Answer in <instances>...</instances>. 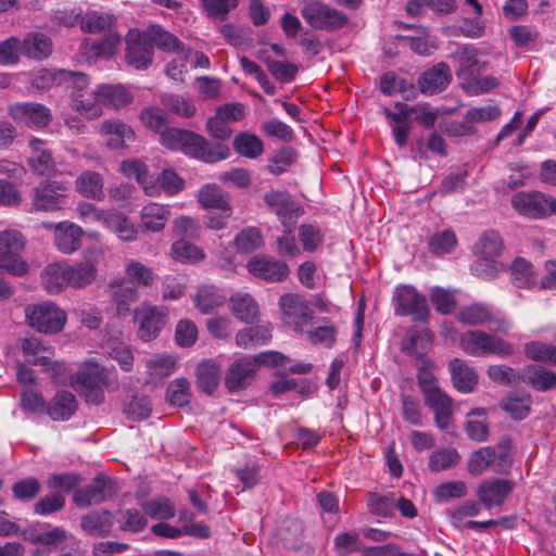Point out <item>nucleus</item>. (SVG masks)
<instances>
[{
    "mask_svg": "<svg viewBox=\"0 0 556 556\" xmlns=\"http://www.w3.org/2000/svg\"><path fill=\"white\" fill-rule=\"evenodd\" d=\"M160 143L172 151H181L187 156L205 163H216L229 156L223 143H210L204 137L185 129L167 127L160 132Z\"/></svg>",
    "mask_w": 556,
    "mask_h": 556,
    "instance_id": "f257e3e1",
    "label": "nucleus"
},
{
    "mask_svg": "<svg viewBox=\"0 0 556 556\" xmlns=\"http://www.w3.org/2000/svg\"><path fill=\"white\" fill-rule=\"evenodd\" d=\"M433 366L434 363L431 359L416 363L418 386L425 396V404L434 413L435 426L446 430L453 417V401L438 386V380L432 372Z\"/></svg>",
    "mask_w": 556,
    "mask_h": 556,
    "instance_id": "f03ea898",
    "label": "nucleus"
},
{
    "mask_svg": "<svg viewBox=\"0 0 556 556\" xmlns=\"http://www.w3.org/2000/svg\"><path fill=\"white\" fill-rule=\"evenodd\" d=\"M74 386L87 402L100 404L104 400L103 388L116 386L115 369L105 368L94 359H87L76 372Z\"/></svg>",
    "mask_w": 556,
    "mask_h": 556,
    "instance_id": "7ed1b4c3",
    "label": "nucleus"
},
{
    "mask_svg": "<svg viewBox=\"0 0 556 556\" xmlns=\"http://www.w3.org/2000/svg\"><path fill=\"white\" fill-rule=\"evenodd\" d=\"M462 350L470 356L482 357L495 355L501 358L515 354V345L503 338L482 330H468L459 340Z\"/></svg>",
    "mask_w": 556,
    "mask_h": 556,
    "instance_id": "20e7f679",
    "label": "nucleus"
},
{
    "mask_svg": "<svg viewBox=\"0 0 556 556\" xmlns=\"http://www.w3.org/2000/svg\"><path fill=\"white\" fill-rule=\"evenodd\" d=\"M25 318L28 326L38 332L55 334L64 329L67 314L55 303L45 301L28 305L25 308Z\"/></svg>",
    "mask_w": 556,
    "mask_h": 556,
    "instance_id": "39448f33",
    "label": "nucleus"
},
{
    "mask_svg": "<svg viewBox=\"0 0 556 556\" xmlns=\"http://www.w3.org/2000/svg\"><path fill=\"white\" fill-rule=\"evenodd\" d=\"M26 239L21 231L7 229L0 231V269L13 275L24 276L28 271L27 263L22 258Z\"/></svg>",
    "mask_w": 556,
    "mask_h": 556,
    "instance_id": "423d86ee",
    "label": "nucleus"
},
{
    "mask_svg": "<svg viewBox=\"0 0 556 556\" xmlns=\"http://www.w3.org/2000/svg\"><path fill=\"white\" fill-rule=\"evenodd\" d=\"M392 301L396 316H410L415 323H428L430 309L427 298L413 286H397Z\"/></svg>",
    "mask_w": 556,
    "mask_h": 556,
    "instance_id": "0eeeda50",
    "label": "nucleus"
},
{
    "mask_svg": "<svg viewBox=\"0 0 556 556\" xmlns=\"http://www.w3.org/2000/svg\"><path fill=\"white\" fill-rule=\"evenodd\" d=\"M315 312L309 302L299 293L280 295V319L295 334L302 336L304 328L314 319Z\"/></svg>",
    "mask_w": 556,
    "mask_h": 556,
    "instance_id": "6e6552de",
    "label": "nucleus"
},
{
    "mask_svg": "<svg viewBox=\"0 0 556 556\" xmlns=\"http://www.w3.org/2000/svg\"><path fill=\"white\" fill-rule=\"evenodd\" d=\"M271 357L275 362V354L261 353L255 357L242 356L235 359L228 367L225 375V387L229 392H238L245 389L252 381L260 363H266Z\"/></svg>",
    "mask_w": 556,
    "mask_h": 556,
    "instance_id": "1a4fd4ad",
    "label": "nucleus"
},
{
    "mask_svg": "<svg viewBox=\"0 0 556 556\" xmlns=\"http://www.w3.org/2000/svg\"><path fill=\"white\" fill-rule=\"evenodd\" d=\"M302 17L314 29L334 31L348 24V15L323 2L313 1L301 10Z\"/></svg>",
    "mask_w": 556,
    "mask_h": 556,
    "instance_id": "9d476101",
    "label": "nucleus"
},
{
    "mask_svg": "<svg viewBox=\"0 0 556 556\" xmlns=\"http://www.w3.org/2000/svg\"><path fill=\"white\" fill-rule=\"evenodd\" d=\"M290 190L280 189V222L287 233H291L298 224L300 217L305 214V195L300 190L296 180L286 182Z\"/></svg>",
    "mask_w": 556,
    "mask_h": 556,
    "instance_id": "9b49d317",
    "label": "nucleus"
},
{
    "mask_svg": "<svg viewBox=\"0 0 556 556\" xmlns=\"http://www.w3.org/2000/svg\"><path fill=\"white\" fill-rule=\"evenodd\" d=\"M135 320L139 324L138 337L143 342L155 339L167 323V308L142 303L134 311Z\"/></svg>",
    "mask_w": 556,
    "mask_h": 556,
    "instance_id": "f8f14e48",
    "label": "nucleus"
},
{
    "mask_svg": "<svg viewBox=\"0 0 556 556\" xmlns=\"http://www.w3.org/2000/svg\"><path fill=\"white\" fill-rule=\"evenodd\" d=\"M104 251L102 248H90L84 252V261L74 264H66L67 283L74 289H84L90 286L98 276L96 262L102 257Z\"/></svg>",
    "mask_w": 556,
    "mask_h": 556,
    "instance_id": "ddd939ff",
    "label": "nucleus"
},
{
    "mask_svg": "<svg viewBox=\"0 0 556 556\" xmlns=\"http://www.w3.org/2000/svg\"><path fill=\"white\" fill-rule=\"evenodd\" d=\"M549 197L541 191H519L510 199L513 208L520 215L530 219H543L548 216Z\"/></svg>",
    "mask_w": 556,
    "mask_h": 556,
    "instance_id": "4468645a",
    "label": "nucleus"
},
{
    "mask_svg": "<svg viewBox=\"0 0 556 556\" xmlns=\"http://www.w3.org/2000/svg\"><path fill=\"white\" fill-rule=\"evenodd\" d=\"M66 187L58 181H43L33 189L31 205L34 211L55 212L63 207Z\"/></svg>",
    "mask_w": 556,
    "mask_h": 556,
    "instance_id": "2eb2a0df",
    "label": "nucleus"
},
{
    "mask_svg": "<svg viewBox=\"0 0 556 556\" xmlns=\"http://www.w3.org/2000/svg\"><path fill=\"white\" fill-rule=\"evenodd\" d=\"M98 134L110 150L127 149L136 138L132 127L118 118H108L101 122L98 126Z\"/></svg>",
    "mask_w": 556,
    "mask_h": 556,
    "instance_id": "dca6fc26",
    "label": "nucleus"
},
{
    "mask_svg": "<svg viewBox=\"0 0 556 556\" xmlns=\"http://www.w3.org/2000/svg\"><path fill=\"white\" fill-rule=\"evenodd\" d=\"M509 448L510 440L508 438H502L496 447L484 446L475 451L468 460V472L472 476H480L496 458L500 459L497 464V467H500L502 463L507 462Z\"/></svg>",
    "mask_w": 556,
    "mask_h": 556,
    "instance_id": "f3484780",
    "label": "nucleus"
},
{
    "mask_svg": "<svg viewBox=\"0 0 556 556\" xmlns=\"http://www.w3.org/2000/svg\"><path fill=\"white\" fill-rule=\"evenodd\" d=\"M514 490V482L507 479L492 478L483 480L477 489L479 502L491 509L504 504Z\"/></svg>",
    "mask_w": 556,
    "mask_h": 556,
    "instance_id": "a211bd4d",
    "label": "nucleus"
},
{
    "mask_svg": "<svg viewBox=\"0 0 556 556\" xmlns=\"http://www.w3.org/2000/svg\"><path fill=\"white\" fill-rule=\"evenodd\" d=\"M126 59L136 70H146L152 62L153 49L144 34L130 29L126 36Z\"/></svg>",
    "mask_w": 556,
    "mask_h": 556,
    "instance_id": "6ab92c4d",
    "label": "nucleus"
},
{
    "mask_svg": "<svg viewBox=\"0 0 556 556\" xmlns=\"http://www.w3.org/2000/svg\"><path fill=\"white\" fill-rule=\"evenodd\" d=\"M29 154L27 164L33 174L37 176H52L56 172V162L48 148L47 142L38 138L29 140Z\"/></svg>",
    "mask_w": 556,
    "mask_h": 556,
    "instance_id": "aec40b11",
    "label": "nucleus"
},
{
    "mask_svg": "<svg viewBox=\"0 0 556 556\" xmlns=\"http://www.w3.org/2000/svg\"><path fill=\"white\" fill-rule=\"evenodd\" d=\"M11 116L29 127H46L52 116L48 108L40 103H16L10 108Z\"/></svg>",
    "mask_w": 556,
    "mask_h": 556,
    "instance_id": "412c9836",
    "label": "nucleus"
},
{
    "mask_svg": "<svg viewBox=\"0 0 556 556\" xmlns=\"http://www.w3.org/2000/svg\"><path fill=\"white\" fill-rule=\"evenodd\" d=\"M451 80L452 74L450 66L441 62L421 74L418 86L422 94L433 96L446 89Z\"/></svg>",
    "mask_w": 556,
    "mask_h": 556,
    "instance_id": "4be33fe9",
    "label": "nucleus"
},
{
    "mask_svg": "<svg viewBox=\"0 0 556 556\" xmlns=\"http://www.w3.org/2000/svg\"><path fill=\"white\" fill-rule=\"evenodd\" d=\"M84 235L79 225L64 220L56 223L53 242L61 253L73 254L80 249Z\"/></svg>",
    "mask_w": 556,
    "mask_h": 556,
    "instance_id": "5701e85b",
    "label": "nucleus"
},
{
    "mask_svg": "<svg viewBox=\"0 0 556 556\" xmlns=\"http://www.w3.org/2000/svg\"><path fill=\"white\" fill-rule=\"evenodd\" d=\"M433 342V334L430 330H415L404 337L401 344V350L407 356H410L417 362L430 359L427 354L430 351Z\"/></svg>",
    "mask_w": 556,
    "mask_h": 556,
    "instance_id": "b1692460",
    "label": "nucleus"
},
{
    "mask_svg": "<svg viewBox=\"0 0 556 556\" xmlns=\"http://www.w3.org/2000/svg\"><path fill=\"white\" fill-rule=\"evenodd\" d=\"M112 492V482L104 477H97L92 483L84 489L76 490L74 502L78 506L97 505L104 502Z\"/></svg>",
    "mask_w": 556,
    "mask_h": 556,
    "instance_id": "393cba45",
    "label": "nucleus"
},
{
    "mask_svg": "<svg viewBox=\"0 0 556 556\" xmlns=\"http://www.w3.org/2000/svg\"><path fill=\"white\" fill-rule=\"evenodd\" d=\"M195 384L207 395H212L218 388L222 380V367L214 359H202L198 363L195 370Z\"/></svg>",
    "mask_w": 556,
    "mask_h": 556,
    "instance_id": "a878e982",
    "label": "nucleus"
},
{
    "mask_svg": "<svg viewBox=\"0 0 556 556\" xmlns=\"http://www.w3.org/2000/svg\"><path fill=\"white\" fill-rule=\"evenodd\" d=\"M478 55V50L471 45L454 52L453 58L457 62L456 76L459 79L469 81L483 70L484 64L480 62Z\"/></svg>",
    "mask_w": 556,
    "mask_h": 556,
    "instance_id": "bb28decb",
    "label": "nucleus"
},
{
    "mask_svg": "<svg viewBox=\"0 0 556 556\" xmlns=\"http://www.w3.org/2000/svg\"><path fill=\"white\" fill-rule=\"evenodd\" d=\"M170 215L168 205L148 203L142 206L139 214L140 227L148 232H160L165 228Z\"/></svg>",
    "mask_w": 556,
    "mask_h": 556,
    "instance_id": "cd10ccee",
    "label": "nucleus"
},
{
    "mask_svg": "<svg viewBox=\"0 0 556 556\" xmlns=\"http://www.w3.org/2000/svg\"><path fill=\"white\" fill-rule=\"evenodd\" d=\"M75 190L86 199L101 201L104 199V179L96 170L81 172L74 181Z\"/></svg>",
    "mask_w": 556,
    "mask_h": 556,
    "instance_id": "c85d7f7f",
    "label": "nucleus"
},
{
    "mask_svg": "<svg viewBox=\"0 0 556 556\" xmlns=\"http://www.w3.org/2000/svg\"><path fill=\"white\" fill-rule=\"evenodd\" d=\"M448 368L454 388L462 393H470L478 384V375L473 367H470L460 358L450 361Z\"/></svg>",
    "mask_w": 556,
    "mask_h": 556,
    "instance_id": "c756f323",
    "label": "nucleus"
},
{
    "mask_svg": "<svg viewBox=\"0 0 556 556\" xmlns=\"http://www.w3.org/2000/svg\"><path fill=\"white\" fill-rule=\"evenodd\" d=\"M200 205L206 210H217L226 215H231L228 194L216 184L202 186L197 194Z\"/></svg>",
    "mask_w": 556,
    "mask_h": 556,
    "instance_id": "7c9ffc66",
    "label": "nucleus"
},
{
    "mask_svg": "<svg viewBox=\"0 0 556 556\" xmlns=\"http://www.w3.org/2000/svg\"><path fill=\"white\" fill-rule=\"evenodd\" d=\"M119 172L127 178L135 179L143 192L155 193V187L152 185L153 175L150 174L148 165L139 159H127L121 162Z\"/></svg>",
    "mask_w": 556,
    "mask_h": 556,
    "instance_id": "2f4dec72",
    "label": "nucleus"
},
{
    "mask_svg": "<svg viewBox=\"0 0 556 556\" xmlns=\"http://www.w3.org/2000/svg\"><path fill=\"white\" fill-rule=\"evenodd\" d=\"M147 381L155 383L170 376L177 368V359L173 355L156 354L143 362Z\"/></svg>",
    "mask_w": 556,
    "mask_h": 556,
    "instance_id": "473e14b6",
    "label": "nucleus"
},
{
    "mask_svg": "<svg viewBox=\"0 0 556 556\" xmlns=\"http://www.w3.org/2000/svg\"><path fill=\"white\" fill-rule=\"evenodd\" d=\"M104 228L114 233L123 242H134L138 237V229L124 213L110 210Z\"/></svg>",
    "mask_w": 556,
    "mask_h": 556,
    "instance_id": "72a5a7b5",
    "label": "nucleus"
},
{
    "mask_svg": "<svg viewBox=\"0 0 556 556\" xmlns=\"http://www.w3.org/2000/svg\"><path fill=\"white\" fill-rule=\"evenodd\" d=\"M522 382L541 392L556 387V374L536 364L523 366Z\"/></svg>",
    "mask_w": 556,
    "mask_h": 556,
    "instance_id": "f704fd0d",
    "label": "nucleus"
},
{
    "mask_svg": "<svg viewBox=\"0 0 556 556\" xmlns=\"http://www.w3.org/2000/svg\"><path fill=\"white\" fill-rule=\"evenodd\" d=\"M71 105L73 110L87 118L93 119L100 117L103 113V108L99 92V85L96 89L74 96L73 101H71Z\"/></svg>",
    "mask_w": 556,
    "mask_h": 556,
    "instance_id": "c9c22d12",
    "label": "nucleus"
},
{
    "mask_svg": "<svg viewBox=\"0 0 556 556\" xmlns=\"http://www.w3.org/2000/svg\"><path fill=\"white\" fill-rule=\"evenodd\" d=\"M152 185L156 189L155 193H149L148 197H160L163 192L166 195L173 197L185 189L186 181L174 168L167 167L156 177L153 176Z\"/></svg>",
    "mask_w": 556,
    "mask_h": 556,
    "instance_id": "e433bc0d",
    "label": "nucleus"
},
{
    "mask_svg": "<svg viewBox=\"0 0 556 556\" xmlns=\"http://www.w3.org/2000/svg\"><path fill=\"white\" fill-rule=\"evenodd\" d=\"M304 525L299 518L287 516L280 520V542L286 548L299 551L305 540Z\"/></svg>",
    "mask_w": 556,
    "mask_h": 556,
    "instance_id": "4c0bfd02",
    "label": "nucleus"
},
{
    "mask_svg": "<svg viewBox=\"0 0 556 556\" xmlns=\"http://www.w3.org/2000/svg\"><path fill=\"white\" fill-rule=\"evenodd\" d=\"M532 396L527 391L510 392L505 400L501 402V408L505 410L513 419L523 420L531 410Z\"/></svg>",
    "mask_w": 556,
    "mask_h": 556,
    "instance_id": "58836bf2",
    "label": "nucleus"
},
{
    "mask_svg": "<svg viewBox=\"0 0 556 556\" xmlns=\"http://www.w3.org/2000/svg\"><path fill=\"white\" fill-rule=\"evenodd\" d=\"M66 264L52 263L45 267L41 273V281L45 290L50 294H59L70 285L67 283Z\"/></svg>",
    "mask_w": 556,
    "mask_h": 556,
    "instance_id": "ea45409f",
    "label": "nucleus"
},
{
    "mask_svg": "<svg viewBox=\"0 0 556 556\" xmlns=\"http://www.w3.org/2000/svg\"><path fill=\"white\" fill-rule=\"evenodd\" d=\"M194 307L202 314H211L214 309L224 305L226 298L213 285L199 287L192 296Z\"/></svg>",
    "mask_w": 556,
    "mask_h": 556,
    "instance_id": "a19ab883",
    "label": "nucleus"
},
{
    "mask_svg": "<svg viewBox=\"0 0 556 556\" xmlns=\"http://www.w3.org/2000/svg\"><path fill=\"white\" fill-rule=\"evenodd\" d=\"M273 338V327L258 324L237 332L236 344L241 349H251L266 344Z\"/></svg>",
    "mask_w": 556,
    "mask_h": 556,
    "instance_id": "79ce46f5",
    "label": "nucleus"
},
{
    "mask_svg": "<svg viewBox=\"0 0 556 556\" xmlns=\"http://www.w3.org/2000/svg\"><path fill=\"white\" fill-rule=\"evenodd\" d=\"M22 45L23 55L29 59L43 60L52 52V41L42 33H28L22 40Z\"/></svg>",
    "mask_w": 556,
    "mask_h": 556,
    "instance_id": "37998d69",
    "label": "nucleus"
},
{
    "mask_svg": "<svg viewBox=\"0 0 556 556\" xmlns=\"http://www.w3.org/2000/svg\"><path fill=\"white\" fill-rule=\"evenodd\" d=\"M80 526L86 533L92 536H105L113 528V516L108 510H96L85 515Z\"/></svg>",
    "mask_w": 556,
    "mask_h": 556,
    "instance_id": "c03bdc74",
    "label": "nucleus"
},
{
    "mask_svg": "<svg viewBox=\"0 0 556 556\" xmlns=\"http://www.w3.org/2000/svg\"><path fill=\"white\" fill-rule=\"evenodd\" d=\"M77 409V402L73 393L60 391L50 401L47 407V414L53 420H67Z\"/></svg>",
    "mask_w": 556,
    "mask_h": 556,
    "instance_id": "a18cd8bd",
    "label": "nucleus"
},
{
    "mask_svg": "<svg viewBox=\"0 0 556 556\" xmlns=\"http://www.w3.org/2000/svg\"><path fill=\"white\" fill-rule=\"evenodd\" d=\"M102 108L118 110L132 102L134 96L122 85H99Z\"/></svg>",
    "mask_w": 556,
    "mask_h": 556,
    "instance_id": "49530a36",
    "label": "nucleus"
},
{
    "mask_svg": "<svg viewBox=\"0 0 556 556\" xmlns=\"http://www.w3.org/2000/svg\"><path fill=\"white\" fill-rule=\"evenodd\" d=\"M230 303L232 314L242 323H252L258 316V305L249 293H235L230 298Z\"/></svg>",
    "mask_w": 556,
    "mask_h": 556,
    "instance_id": "de8ad7c7",
    "label": "nucleus"
},
{
    "mask_svg": "<svg viewBox=\"0 0 556 556\" xmlns=\"http://www.w3.org/2000/svg\"><path fill=\"white\" fill-rule=\"evenodd\" d=\"M109 292L113 301L117 304L118 311L127 309L130 303L139 299L138 287L125 279H117L109 285Z\"/></svg>",
    "mask_w": 556,
    "mask_h": 556,
    "instance_id": "09e8293b",
    "label": "nucleus"
},
{
    "mask_svg": "<svg viewBox=\"0 0 556 556\" xmlns=\"http://www.w3.org/2000/svg\"><path fill=\"white\" fill-rule=\"evenodd\" d=\"M457 319L459 323L467 326H481L491 324L493 320V313L489 306L481 303H475L462 307L457 313Z\"/></svg>",
    "mask_w": 556,
    "mask_h": 556,
    "instance_id": "8fccbe9b",
    "label": "nucleus"
},
{
    "mask_svg": "<svg viewBox=\"0 0 556 556\" xmlns=\"http://www.w3.org/2000/svg\"><path fill=\"white\" fill-rule=\"evenodd\" d=\"M142 33L144 34L152 48L156 46L157 48L165 51H184V48L181 47L178 38L159 26L152 25Z\"/></svg>",
    "mask_w": 556,
    "mask_h": 556,
    "instance_id": "3c124183",
    "label": "nucleus"
},
{
    "mask_svg": "<svg viewBox=\"0 0 556 556\" xmlns=\"http://www.w3.org/2000/svg\"><path fill=\"white\" fill-rule=\"evenodd\" d=\"M247 268L254 277L275 281L278 276V263L271 256L256 255L247 263Z\"/></svg>",
    "mask_w": 556,
    "mask_h": 556,
    "instance_id": "603ef678",
    "label": "nucleus"
},
{
    "mask_svg": "<svg viewBox=\"0 0 556 556\" xmlns=\"http://www.w3.org/2000/svg\"><path fill=\"white\" fill-rule=\"evenodd\" d=\"M22 352L27 362L34 365H45L53 356L52 349L45 346L37 338H25L21 342Z\"/></svg>",
    "mask_w": 556,
    "mask_h": 556,
    "instance_id": "864d4df0",
    "label": "nucleus"
},
{
    "mask_svg": "<svg viewBox=\"0 0 556 556\" xmlns=\"http://www.w3.org/2000/svg\"><path fill=\"white\" fill-rule=\"evenodd\" d=\"M53 79L59 84H64L71 90V101H73V97L77 93H85L89 90L90 81L84 73L60 70L53 73Z\"/></svg>",
    "mask_w": 556,
    "mask_h": 556,
    "instance_id": "5fc2aeb1",
    "label": "nucleus"
},
{
    "mask_svg": "<svg viewBox=\"0 0 556 556\" xmlns=\"http://www.w3.org/2000/svg\"><path fill=\"white\" fill-rule=\"evenodd\" d=\"M503 250V241L498 232L486 231L475 245V253L486 261H494Z\"/></svg>",
    "mask_w": 556,
    "mask_h": 556,
    "instance_id": "6e6d98bb",
    "label": "nucleus"
},
{
    "mask_svg": "<svg viewBox=\"0 0 556 556\" xmlns=\"http://www.w3.org/2000/svg\"><path fill=\"white\" fill-rule=\"evenodd\" d=\"M235 247L239 253L250 254L264 245V238L256 227H247L236 235Z\"/></svg>",
    "mask_w": 556,
    "mask_h": 556,
    "instance_id": "4d7b16f0",
    "label": "nucleus"
},
{
    "mask_svg": "<svg viewBox=\"0 0 556 556\" xmlns=\"http://www.w3.org/2000/svg\"><path fill=\"white\" fill-rule=\"evenodd\" d=\"M320 321L323 325L307 331V338L314 345L331 349L337 342L338 328L327 317L321 318Z\"/></svg>",
    "mask_w": 556,
    "mask_h": 556,
    "instance_id": "13d9d810",
    "label": "nucleus"
},
{
    "mask_svg": "<svg viewBox=\"0 0 556 556\" xmlns=\"http://www.w3.org/2000/svg\"><path fill=\"white\" fill-rule=\"evenodd\" d=\"M528 359L556 366V345L542 341H531L523 345Z\"/></svg>",
    "mask_w": 556,
    "mask_h": 556,
    "instance_id": "bf43d9fd",
    "label": "nucleus"
},
{
    "mask_svg": "<svg viewBox=\"0 0 556 556\" xmlns=\"http://www.w3.org/2000/svg\"><path fill=\"white\" fill-rule=\"evenodd\" d=\"M172 257L180 263H198L204 260L203 250L184 239L175 241L170 247Z\"/></svg>",
    "mask_w": 556,
    "mask_h": 556,
    "instance_id": "052dcab7",
    "label": "nucleus"
},
{
    "mask_svg": "<svg viewBox=\"0 0 556 556\" xmlns=\"http://www.w3.org/2000/svg\"><path fill=\"white\" fill-rule=\"evenodd\" d=\"M161 102L165 109L179 117L189 118L192 117L197 112V108L193 101L180 94L164 93L161 97Z\"/></svg>",
    "mask_w": 556,
    "mask_h": 556,
    "instance_id": "680f3d73",
    "label": "nucleus"
},
{
    "mask_svg": "<svg viewBox=\"0 0 556 556\" xmlns=\"http://www.w3.org/2000/svg\"><path fill=\"white\" fill-rule=\"evenodd\" d=\"M510 277L517 288H530L534 285V270L532 264L522 258H516L510 266Z\"/></svg>",
    "mask_w": 556,
    "mask_h": 556,
    "instance_id": "e2e57ef3",
    "label": "nucleus"
},
{
    "mask_svg": "<svg viewBox=\"0 0 556 556\" xmlns=\"http://www.w3.org/2000/svg\"><path fill=\"white\" fill-rule=\"evenodd\" d=\"M125 274L134 285L150 287L155 280L153 269L139 261H129L125 265Z\"/></svg>",
    "mask_w": 556,
    "mask_h": 556,
    "instance_id": "0e129e2a",
    "label": "nucleus"
},
{
    "mask_svg": "<svg viewBox=\"0 0 556 556\" xmlns=\"http://www.w3.org/2000/svg\"><path fill=\"white\" fill-rule=\"evenodd\" d=\"M459 460L460 456L456 448L443 447L432 452L428 467L432 472H439L456 466Z\"/></svg>",
    "mask_w": 556,
    "mask_h": 556,
    "instance_id": "69168bd1",
    "label": "nucleus"
},
{
    "mask_svg": "<svg viewBox=\"0 0 556 556\" xmlns=\"http://www.w3.org/2000/svg\"><path fill=\"white\" fill-rule=\"evenodd\" d=\"M190 382L187 378H177L167 388L166 399L175 406H185L190 402Z\"/></svg>",
    "mask_w": 556,
    "mask_h": 556,
    "instance_id": "338daca9",
    "label": "nucleus"
},
{
    "mask_svg": "<svg viewBox=\"0 0 556 556\" xmlns=\"http://www.w3.org/2000/svg\"><path fill=\"white\" fill-rule=\"evenodd\" d=\"M233 147L239 154L250 159L256 157L263 151L261 140L248 132L239 134L233 140Z\"/></svg>",
    "mask_w": 556,
    "mask_h": 556,
    "instance_id": "774afa93",
    "label": "nucleus"
}]
</instances>
